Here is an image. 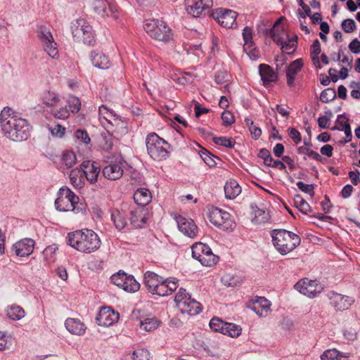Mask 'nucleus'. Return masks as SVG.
Instances as JSON below:
<instances>
[{
	"mask_svg": "<svg viewBox=\"0 0 360 360\" xmlns=\"http://www.w3.org/2000/svg\"><path fill=\"white\" fill-rule=\"evenodd\" d=\"M271 302L264 297H257L249 307L258 316L266 317L271 311Z\"/></svg>",
	"mask_w": 360,
	"mask_h": 360,
	"instance_id": "nucleus-21",
	"label": "nucleus"
},
{
	"mask_svg": "<svg viewBox=\"0 0 360 360\" xmlns=\"http://www.w3.org/2000/svg\"><path fill=\"white\" fill-rule=\"evenodd\" d=\"M278 23V20L274 24L273 29L270 30L271 37L273 41L276 43L278 45L281 46L283 44L284 39L281 34L284 33L283 30H281V32L278 30L275 29L276 25Z\"/></svg>",
	"mask_w": 360,
	"mask_h": 360,
	"instance_id": "nucleus-55",
	"label": "nucleus"
},
{
	"mask_svg": "<svg viewBox=\"0 0 360 360\" xmlns=\"http://www.w3.org/2000/svg\"><path fill=\"white\" fill-rule=\"evenodd\" d=\"M123 164L122 160L111 162L103 169V175L109 180L120 179L124 173Z\"/></svg>",
	"mask_w": 360,
	"mask_h": 360,
	"instance_id": "nucleus-23",
	"label": "nucleus"
},
{
	"mask_svg": "<svg viewBox=\"0 0 360 360\" xmlns=\"http://www.w3.org/2000/svg\"><path fill=\"white\" fill-rule=\"evenodd\" d=\"M80 167V169L83 172L85 179L91 184L96 182L100 173V168L96 162H93L90 160L84 161Z\"/></svg>",
	"mask_w": 360,
	"mask_h": 360,
	"instance_id": "nucleus-24",
	"label": "nucleus"
},
{
	"mask_svg": "<svg viewBox=\"0 0 360 360\" xmlns=\"http://www.w3.org/2000/svg\"><path fill=\"white\" fill-rule=\"evenodd\" d=\"M212 141L215 144L227 148H233L236 144V142L233 139L227 138L226 136H214L212 137Z\"/></svg>",
	"mask_w": 360,
	"mask_h": 360,
	"instance_id": "nucleus-47",
	"label": "nucleus"
},
{
	"mask_svg": "<svg viewBox=\"0 0 360 360\" xmlns=\"http://www.w3.org/2000/svg\"><path fill=\"white\" fill-rule=\"evenodd\" d=\"M243 39L244 41L243 49L245 51L252 49L254 43L252 41V30L250 27H245L243 30Z\"/></svg>",
	"mask_w": 360,
	"mask_h": 360,
	"instance_id": "nucleus-42",
	"label": "nucleus"
},
{
	"mask_svg": "<svg viewBox=\"0 0 360 360\" xmlns=\"http://www.w3.org/2000/svg\"><path fill=\"white\" fill-rule=\"evenodd\" d=\"M174 219L179 230L184 235L191 238H195L198 236V228L193 219L176 214H174Z\"/></svg>",
	"mask_w": 360,
	"mask_h": 360,
	"instance_id": "nucleus-18",
	"label": "nucleus"
},
{
	"mask_svg": "<svg viewBox=\"0 0 360 360\" xmlns=\"http://www.w3.org/2000/svg\"><path fill=\"white\" fill-rule=\"evenodd\" d=\"M259 72L264 86H268L272 82H275L278 79L277 73L269 65L260 64L259 66Z\"/></svg>",
	"mask_w": 360,
	"mask_h": 360,
	"instance_id": "nucleus-27",
	"label": "nucleus"
},
{
	"mask_svg": "<svg viewBox=\"0 0 360 360\" xmlns=\"http://www.w3.org/2000/svg\"><path fill=\"white\" fill-rule=\"evenodd\" d=\"M208 218L210 223L222 231H232L236 226L231 215L228 212L217 207L210 210Z\"/></svg>",
	"mask_w": 360,
	"mask_h": 360,
	"instance_id": "nucleus-8",
	"label": "nucleus"
},
{
	"mask_svg": "<svg viewBox=\"0 0 360 360\" xmlns=\"http://www.w3.org/2000/svg\"><path fill=\"white\" fill-rule=\"evenodd\" d=\"M221 120L223 121V124L224 126H230L231 125L234 121L235 118L233 114L229 111H224L221 115Z\"/></svg>",
	"mask_w": 360,
	"mask_h": 360,
	"instance_id": "nucleus-61",
	"label": "nucleus"
},
{
	"mask_svg": "<svg viewBox=\"0 0 360 360\" xmlns=\"http://www.w3.org/2000/svg\"><path fill=\"white\" fill-rule=\"evenodd\" d=\"M98 114L100 118L105 120L112 126H115L116 131H120L121 133L125 134L127 132V127L126 123H124L121 119L117 115L113 110L107 108V106L102 105L98 108Z\"/></svg>",
	"mask_w": 360,
	"mask_h": 360,
	"instance_id": "nucleus-14",
	"label": "nucleus"
},
{
	"mask_svg": "<svg viewBox=\"0 0 360 360\" xmlns=\"http://www.w3.org/2000/svg\"><path fill=\"white\" fill-rule=\"evenodd\" d=\"M61 161L62 164L65 165L68 168L72 167L77 162L76 155L72 151H65L63 153Z\"/></svg>",
	"mask_w": 360,
	"mask_h": 360,
	"instance_id": "nucleus-45",
	"label": "nucleus"
},
{
	"mask_svg": "<svg viewBox=\"0 0 360 360\" xmlns=\"http://www.w3.org/2000/svg\"><path fill=\"white\" fill-rule=\"evenodd\" d=\"M130 223L134 228H143L148 216V209L138 207L130 211Z\"/></svg>",
	"mask_w": 360,
	"mask_h": 360,
	"instance_id": "nucleus-22",
	"label": "nucleus"
},
{
	"mask_svg": "<svg viewBox=\"0 0 360 360\" xmlns=\"http://www.w3.org/2000/svg\"><path fill=\"white\" fill-rule=\"evenodd\" d=\"M341 357L342 353L335 349L326 350L321 355V360H340Z\"/></svg>",
	"mask_w": 360,
	"mask_h": 360,
	"instance_id": "nucleus-51",
	"label": "nucleus"
},
{
	"mask_svg": "<svg viewBox=\"0 0 360 360\" xmlns=\"http://www.w3.org/2000/svg\"><path fill=\"white\" fill-rule=\"evenodd\" d=\"M349 119L344 115H338L336 120V124L338 125V130L342 131L345 129V124H349Z\"/></svg>",
	"mask_w": 360,
	"mask_h": 360,
	"instance_id": "nucleus-63",
	"label": "nucleus"
},
{
	"mask_svg": "<svg viewBox=\"0 0 360 360\" xmlns=\"http://www.w3.org/2000/svg\"><path fill=\"white\" fill-rule=\"evenodd\" d=\"M288 132L289 136L294 141V143L297 144L301 141V140H302L301 134L295 128H293V127L288 128Z\"/></svg>",
	"mask_w": 360,
	"mask_h": 360,
	"instance_id": "nucleus-60",
	"label": "nucleus"
},
{
	"mask_svg": "<svg viewBox=\"0 0 360 360\" xmlns=\"http://www.w3.org/2000/svg\"><path fill=\"white\" fill-rule=\"evenodd\" d=\"M296 185L300 191L309 194L311 197H314L315 194L314 184H306L302 181H298Z\"/></svg>",
	"mask_w": 360,
	"mask_h": 360,
	"instance_id": "nucleus-56",
	"label": "nucleus"
},
{
	"mask_svg": "<svg viewBox=\"0 0 360 360\" xmlns=\"http://www.w3.org/2000/svg\"><path fill=\"white\" fill-rule=\"evenodd\" d=\"M34 241L31 238H24L13 245L11 251L18 257H27L33 252Z\"/></svg>",
	"mask_w": 360,
	"mask_h": 360,
	"instance_id": "nucleus-20",
	"label": "nucleus"
},
{
	"mask_svg": "<svg viewBox=\"0 0 360 360\" xmlns=\"http://www.w3.org/2000/svg\"><path fill=\"white\" fill-rule=\"evenodd\" d=\"M60 102L58 94L53 91L46 93V112L56 119L65 120L69 117L70 113L65 107L60 105Z\"/></svg>",
	"mask_w": 360,
	"mask_h": 360,
	"instance_id": "nucleus-10",
	"label": "nucleus"
},
{
	"mask_svg": "<svg viewBox=\"0 0 360 360\" xmlns=\"http://www.w3.org/2000/svg\"><path fill=\"white\" fill-rule=\"evenodd\" d=\"M210 327L212 330L219 332L230 338H237L242 332V328L239 325L224 322L218 317H214L210 320Z\"/></svg>",
	"mask_w": 360,
	"mask_h": 360,
	"instance_id": "nucleus-11",
	"label": "nucleus"
},
{
	"mask_svg": "<svg viewBox=\"0 0 360 360\" xmlns=\"http://www.w3.org/2000/svg\"><path fill=\"white\" fill-rule=\"evenodd\" d=\"M148 155L155 161L166 160L169 156V144L156 133L149 134L146 139Z\"/></svg>",
	"mask_w": 360,
	"mask_h": 360,
	"instance_id": "nucleus-7",
	"label": "nucleus"
},
{
	"mask_svg": "<svg viewBox=\"0 0 360 360\" xmlns=\"http://www.w3.org/2000/svg\"><path fill=\"white\" fill-rule=\"evenodd\" d=\"M330 304L336 311L348 309L355 302L353 297L342 295L335 291H330L326 295Z\"/></svg>",
	"mask_w": 360,
	"mask_h": 360,
	"instance_id": "nucleus-15",
	"label": "nucleus"
},
{
	"mask_svg": "<svg viewBox=\"0 0 360 360\" xmlns=\"http://www.w3.org/2000/svg\"><path fill=\"white\" fill-rule=\"evenodd\" d=\"M55 206L58 210L62 212L72 211L77 214L84 213L85 211L84 205L79 202V197L68 187L60 188L58 198L55 200Z\"/></svg>",
	"mask_w": 360,
	"mask_h": 360,
	"instance_id": "nucleus-4",
	"label": "nucleus"
},
{
	"mask_svg": "<svg viewBox=\"0 0 360 360\" xmlns=\"http://www.w3.org/2000/svg\"><path fill=\"white\" fill-rule=\"evenodd\" d=\"M212 15L213 18L224 27L231 28L236 24L237 13L232 10L219 8L214 10Z\"/></svg>",
	"mask_w": 360,
	"mask_h": 360,
	"instance_id": "nucleus-17",
	"label": "nucleus"
},
{
	"mask_svg": "<svg viewBox=\"0 0 360 360\" xmlns=\"http://www.w3.org/2000/svg\"><path fill=\"white\" fill-rule=\"evenodd\" d=\"M182 312L187 313L190 315H195L202 311L201 304L194 299L188 298V300L183 304L180 309Z\"/></svg>",
	"mask_w": 360,
	"mask_h": 360,
	"instance_id": "nucleus-35",
	"label": "nucleus"
},
{
	"mask_svg": "<svg viewBox=\"0 0 360 360\" xmlns=\"http://www.w3.org/2000/svg\"><path fill=\"white\" fill-rule=\"evenodd\" d=\"M0 123L4 136L11 141L21 142L30 136L31 126L27 120L16 115L10 108L1 110Z\"/></svg>",
	"mask_w": 360,
	"mask_h": 360,
	"instance_id": "nucleus-1",
	"label": "nucleus"
},
{
	"mask_svg": "<svg viewBox=\"0 0 360 360\" xmlns=\"http://www.w3.org/2000/svg\"><path fill=\"white\" fill-rule=\"evenodd\" d=\"M120 314L110 307H102L98 314L96 321L98 326L109 327L117 322Z\"/></svg>",
	"mask_w": 360,
	"mask_h": 360,
	"instance_id": "nucleus-19",
	"label": "nucleus"
},
{
	"mask_svg": "<svg viewBox=\"0 0 360 360\" xmlns=\"http://www.w3.org/2000/svg\"><path fill=\"white\" fill-rule=\"evenodd\" d=\"M294 205L303 214H307L311 211L309 204L300 195L295 196Z\"/></svg>",
	"mask_w": 360,
	"mask_h": 360,
	"instance_id": "nucleus-43",
	"label": "nucleus"
},
{
	"mask_svg": "<svg viewBox=\"0 0 360 360\" xmlns=\"http://www.w3.org/2000/svg\"><path fill=\"white\" fill-rule=\"evenodd\" d=\"M188 298H191V296L186 292V290L180 288L174 297V301L179 309L188 300Z\"/></svg>",
	"mask_w": 360,
	"mask_h": 360,
	"instance_id": "nucleus-48",
	"label": "nucleus"
},
{
	"mask_svg": "<svg viewBox=\"0 0 360 360\" xmlns=\"http://www.w3.org/2000/svg\"><path fill=\"white\" fill-rule=\"evenodd\" d=\"M49 130L52 136L57 138H61L65 134V128L60 124H57L54 127L49 128Z\"/></svg>",
	"mask_w": 360,
	"mask_h": 360,
	"instance_id": "nucleus-62",
	"label": "nucleus"
},
{
	"mask_svg": "<svg viewBox=\"0 0 360 360\" xmlns=\"http://www.w3.org/2000/svg\"><path fill=\"white\" fill-rule=\"evenodd\" d=\"M342 28L346 33H351L356 28V22L353 19H346L342 22Z\"/></svg>",
	"mask_w": 360,
	"mask_h": 360,
	"instance_id": "nucleus-59",
	"label": "nucleus"
},
{
	"mask_svg": "<svg viewBox=\"0 0 360 360\" xmlns=\"http://www.w3.org/2000/svg\"><path fill=\"white\" fill-rule=\"evenodd\" d=\"M297 37H295L294 39H288V41H284L283 44H281V49L283 53L287 54L293 53L297 49Z\"/></svg>",
	"mask_w": 360,
	"mask_h": 360,
	"instance_id": "nucleus-49",
	"label": "nucleus"
},
{
	"mask_svg": "<svg viewBox=\"0 0 360 360\" xmlns=\"http://www.w3.org/2000/svg\"><path fill=\"white\" fill-rule=\"evenodd\" d=\"M152 199V195L149 190L146 188H139L134 194V202L139 207H145Z\"/></svg>",
	"mask_w": 360,
	"mask_h": 360,
	"instance_id": "nucleus-31",
	"label": "nucleus"
},
{
	"mask_svg": "<svg viewBox=\"0 0 360 360\" xmlns=\"http://www.w3.org/2000/svg\"><path fill=\"white\" fill-rule=\"evenodd\" d=\"M187 13L193 17L205 14L213 6L212 0H185Z\"/></svg>",
	"mask_w": 360,
	"mask_h": 360,
	"instance_id": "nucleus-16",
	"label": "nucleus"
},
{
	"mask_svg": "<svg viewBox=\"0 0 360 360\" xmlns=\"http://www.w3.org/2000/svg\"><path fill=\"white\" fill-rule=\"evenodd\" d=\"M241 193V187L235 179L227 181L224 185V193L226 198L234 199Z\"/></svg>",
	"mask_w": 360,
	"mask_h": 360,
	"instance_id": "nucleus-33",
	"label": "nucleus"
},
{
	"mask_svg": "<svg viewBox=\"0 0 360 360\" xmlns=\"http://www.w3.org/2000/svg\"><path fill=\"white\" fill-rule=\"evenodd\" d=\"M321 51V44L319 41L316 39L314 41L311 46V56L314 64H317V68H321V66L319 63V55Z\"/></svg>",
	"mask_w": 360,
	"mask_h": 360,
	"instance_id": "nucleus-44",
	"label": "nucleus"
},
{
	"mask_svg": "<svg viewBox=\"0 0 360 360\" xmlns=\"http://www.w3.org/2000/svg\"><path fill=\"white\" fill-rule=\"evenodd\" d=\"M199 155L203 162L210 168L214 167L217 165L214 160V156L205 149L200 150Z\"/></svg>",
	"mask_w": 360,
	"mask_h": 360,
	"instance_id": "nucleus-50",
	"label": "nucleus"
},
{
	"mask_svg": "<svg viewBox=\"0 0 360 360\" xmlns=\"http://www.w3.org/2000/svg\"><path fill=\"white\" fill-rule=\"evenodd\" d=\"M336 98V92L334 89L328 88L323 90L320 96V100L323 103H329Z\"/></svg>",
	"mask_w": 360,
	"mask_h": 360,
	"instance_id": "nucleus-52",
	"label": "nucleus"
},
{
	"mask_svg": "<svg viewBox=\"0 0 360 360\" xmlns=\"http://www.w3.org/2000/svg\"><path fill=\"white\" fill-rule=\"evenodd\" d=\"M150 354L146 349H138L131 354H128L124 356L122 360H150Z\"/></svg>",
	"mask_w": 360,
	"mask_h": 360,
	"instance_id": "nucleus-39",
	"label": "nucleus"
},
{
	"mask_svg": "<svg viewBox=\"0 0 360 360\" xmlns=\"http://www.w3.org/2000/svg\"><path fill=\"white\" fill-rule=\"evenodd\" d=\"M68 104L69 107V112H72V113H77L79 111L81 108V102L79 98L76 96H71L68 99Z\"/></svg>",
	"mask_w": 360,
	"mask_h": 360,
	"instance_id": "nucleus-53",
	"label": "nucleus"
},
{
	"mask_svg": "<svg viewBox=\"0 0 360 360\" xmlns=\"http://www.w3.org/2000/svg\"><path fill=\"white\" fill-rule=\"evenodd\" d=\"M251 209L254 213L253 221L256 224H264L269 219V213L263 208L259 207L255 204H251Z\"/></svg>",
	"mask_w": 360,
	"mask_h": 360,
	"instance_id": "nucleus-36",
	"label": "nucleus"
},
{
	"mask_svg": "<svg viewBox=\"0 0 360 360\" xmlns=\"http://www.w3.org/2000/svg\"><path fill=\"white\" fill-rule=\"evenodd\" d=\"M66 329L72 335L82 336L84 334L86 326L80 319L68 318L65 321Z\"/></svg>",
	"mask_w": 360,
	"mask_h": 360,
	"instance_id": "nucleus-26",
	"label": "nucleus"
},
{
	"mask_svg": "<svg viewBox=\"0 0 360 360\" xmlns=\"http://www.w3.org/2000/svg\"><path fill=\"white\" fill-rule=\"evenodd\" d=\"M94 11L102 18L112 16L117 18L119 7L112 0H93Z\"/></svg>",
	"mask_w": 360,
	"mask_h": 360,
	"instance_id": "nucleus-13",
	"label": "nucleus"
},
{
	"mask_svg": "<svg viewBox=\"0 0 360 360\" xmlns=\"http://www.w3.org/2000/svg\"><path fill=\"white\" fill-rule=\"evenodd\" d=\"M7 316L14 321H18L25 316L24 309L17 304L8 306L6 309Z\"/></svg>",
	"mask_w": 360,
	"mask_h": 360,
	"instance_id": "nucleus-37",
	"label": "nucleus"
},
{
	"mask_svg": "<svg viewBox=\"0 0 360 360\" xmlns=\"http://www.w3.org/2000/svg\"><path fill=\"white\" fill-rule=\"evenodd\" d=\"M140 284L136 281L132 275L127 274V278L124 281L122 289L129 292H134L139 290Z\"/></svg>",
	"mask_w": 360,
	"mask_h": 360,
	"instance_id": "nucleus-41",
	"label": "nucleus"
},
{
	"mask_svg": "<svg viewBox=\"0 0 360 360\" xmlns=\"http://www.w3.org/2000/svg\"><path fill=\"white\" fill-rule=\"evenodd\" d=\"M160 321L155 317L146 318L140 323V330L150 332L159 327Z\"/></svg>",
	"mask_w": 360,
	"mask_h": 360,
	"instance_id": "nucleus-40",
	"label": "nucleus"
},
{
	"mask_svg": "<svg viewBox=\"0 0 360 360\" xmlns=\"http://www.w3.org/2000/svg\"><path fill=\"white\" fill-rule=\"evenodd\" d=\"M143 28L146 33L153 39L164 43H169L174 39V32L170 27L163 20L158 19L146 20Z\"/></svg>",
	"mask_w": 360,
	"mask_h": 360,
	"instance_id": "nucleus-5",
	"label": "nucleus"
},
{
	"mask_svg": "<svg viewBox=\"0 0 360 360\" xmlns=\"http://www.w3.org/2000/svg\"><path fill=\"white\" fill-rule=\"evenodd\" d=\"M46 53L51 58V61L46 60V64L49 66L56 65L60 61V53L58 49V44L54 41L51 32H46Z\"/></svg>",
	"mask_w": 360,
	"mask_h": 360,
	"instance_id": "nucleus-25",
	"label": "nucleus"
},
{
	"mask_svg": "<svg viewBox=\"0 0 360 360\" xmlns=\"http://www.w3.org/2000/svg\"><path fill=\"white\" fill-rule=\"evenodd\" d=\"M72 38L77 43L88 46H94L96 34L92 26L86 19L79 18L73 20L70 25Z\"/></svg>",
	"mask_w": 360,
	"mask_h": 360,
	"instance_id": "nucleus-6",
	"label": "nucleus"
},
{
	"mask_svg": "<svg viewBox=\"0 0 360 360\" xmlns=\"http://www.w3.org/2000/svg\"><path fill=\"white\" fill-rule=\"evenodd\" d=\"M127 278V274L124 271H120L118 273L113 274L111 278V282L115 285L122 288L124 281Z\"/></svg>",
	"mask_w": 360,
	"mask_h": 360,
	"instance_id": "nucleus-54",
	"label": "nucleus"
},
{
	"mask_svg": "<svg viewBox=\"0 0 360 360\" xmlns=\"http://www.w3.org/2000/svg\"><path fill=\"white\" fill-rule=\"evenodd\" d=\"M295 288L300 293L313 298L323 291V286L316 280H310L306 278L297 282L295 285Z\"/></svg>",
	"mask_w": 360,
	"mask_h": 360,
	"instance_id": "nucleus-12",
	"label": "nucleus"
},
{
	"mask_svg": "<svg viewBox=\"0 0 360 360\" xmlns=\"http://www.w3.org/2000/svg\"><path fill=\"white\" fill-rule=\"evenodd\" d=\"M178 287L177 282L174 280L165 279L162 278L155 295L160 296H167L171 295Z\"/></svg>",
	"mask_w": 360,
	"mask_h": 360,
	"instance_id": "nucleus-29",
	"label": "nucleus"
},
{
	"mask_svg": "<svg viewBox=\"0 0 360 360\" xmlns=\"http://www.w3.org/2000/svg\"><path fill=\"white\" fill-rule=\"evenodd\" d=\"M90 58L93 65L96 68L107 69L110 65L108 58L102 52L94 51L91 53Z\"/></svg>",
	"mask_w": 360,
	"mask_h": 360,
	"instance_id": "nucleus-32",
	"label": "nucleus"
},
{
	"mask_svg": "<svg viewBox=\"0 0 360 360\" xmlns=\"http://www.w3.org/2000/svg\"><path fill=\"white\" fill-rule=\"evenodd\" d=\"M192 257L199 261L203 266H211L214 265L218 257L214 255L211 248L202 243H195L191 247Z\"/></svg>",
	"mask_w": 360,
	"mask_h": 360,
	"instance_id": "nucleus-9",
	"label": "nucleus"
},
{
	"mask_svg": "<svg viewBox=\"0 0 360 360\" xmlns=\"http://www.w3.org/2000/svg\"><path fill=\"white\" fill-rule=\"evenodd\" d=\"M111 219L113 221L115 226L118 230H122L127 224L126 214L119 210H115L111 214Z\"/></svg>",
	"mask_w": 360,
	"mask_h": 360,
	"instance_id": "nucleus-38",
	"label": "nucleus"
},
{
	"mask_svg": "<svg viewBox=\"0 0 360 360\" xmlns=\"http://www.w3.org/2000/svg\"><path fill=\"white\" fill-rule=\"evenodd\" d=\"M70 179L71 184L75 188H82L84 185L85 178L83 172L79 168L73 169L70 172Z\"/></svg>",
	"mask_w": 360,
	"mask_h": 360,
	"instance_id": "nucleus-34",
	"label": "nucleus"
},
{
	"mask_svg": "<svg viewBox=\"0 0 360 360\" xmlns=\"http://www.w3.org/2000/svg\"><path fill=\"white\" fill-rule=\"evenodd\" d=\"M349 49L355 54L360 53V41L358 39H354L349 44Z\"/></svg>",
	"mask_w": 360,
	"mask_h": 360,
	"instance_id": "nucleus-64",
	"label": "nucleus"
},
{
	"mask_svg": "<svg viewBox=\"0 0 360 360\" xmlns=\"http://www.w3.org/2000/svg\"><path fill=\"white\" fill-rule=\"evenodd\" d=\"M257 156L264 160V163L266 166H268L270 162H272V156L271 153L266 148H262L259 150Z\"/></svg>",
	"mask_w": 360,
	"mask_h": 360,
	"instance_id": "nucleus-58",
	"label": "nucleus"
},
{
	"mask_svg": "<svg viewBox=\"0 0 360 360\" xmlns=\"http://www.w3.org/2000/svg\"><path fill=\"white\" fill-rule=\"evenodd\" d=\"M271 236L274 248L282 255L291 252L301 242L297 234L285 229H274Z\"/></svg>",
	"mask_w": 360,
	"mask_h": 360,
	"instance_id": "nucleus-3",
	"label": "nucleus"
},
{
	"mask_svg": "<svg viewBox=\"0 0 360 360\" xmlns=\"http://www.w3.org/2000/svg\"><path fill=\"white\" fill-rule=\"evenodd\" d=\"M240 281L241 280L239 276L231 274H226L221 278V282L227 287H236Z\"/></svg>",
	"mask_w": 360,
	"mask_h": 360,
	"instance_id": "nucleus-46",
	"label": "nucleus"
},
{
	"mask_svg": "<svg viewBox=\"0 0 360 360\" xmlns=\"http://www.w3.org/2000/svg\"><path fill=\"white\" fill-rule=\"evenodd\" d=\"M75 137L79 141L84 143V144H89L91 141V139L89 136V134L86 130L84 129H77L75 132Z\"/></svg>",
	"mask_w": 360,
	"mask_h": 360,
	"instance_id": "nucleus-57",
	"label": "nucleus"
},
{
	"mask_svg": "<svg viewBox=\"0 0 360 360\" xmlns=\"http://www.w3.org/2000/svg\"><path fill=\"white\" fill-rule=\"evenodd\" d=\"M66 240L67 243L74 249L87 254L96 251L101 244L98 234L88 229L69 233Z\"/></svg>",
	"mask_w": 360,
	"mask_h": 360,
	"instance_id": "nucleus-2",
	"label": "nucleus"
},
{
	"mask_svg": "<svg viewBox=\"0 0 360 360\" xmlns=\"http://www.w3.org/2000/svg\"><path fill=\"white\" fill-rule=\"evenodd\" d=\"M161 278L162 277H160L158 274L151 271H147L144 274V284L148 290L155 295L157 292Z\"/></svg>",
	"mask_w": 360,
	"mask_h": 360,
	"instance_id": "nucleus-30",
	"label": "nucleus"
},
{
	"mask_svg": "<svg viewBox=\"0 0 360 360\" xmlns=\"http://www.w3.org/2000/svg\"><path fill=\"white\" fill-rule=\"evenodd\" d=\"M303 67L302 59H297L292 61L286 70L287 84L289 87L294 86L295 76L301 71Z\"/></svg>",
	"mask_w": 360,
	"mask_h": 360,
	"instance_id": "nucleus-28",
	"label": "nucleus"
}]
</instances>
